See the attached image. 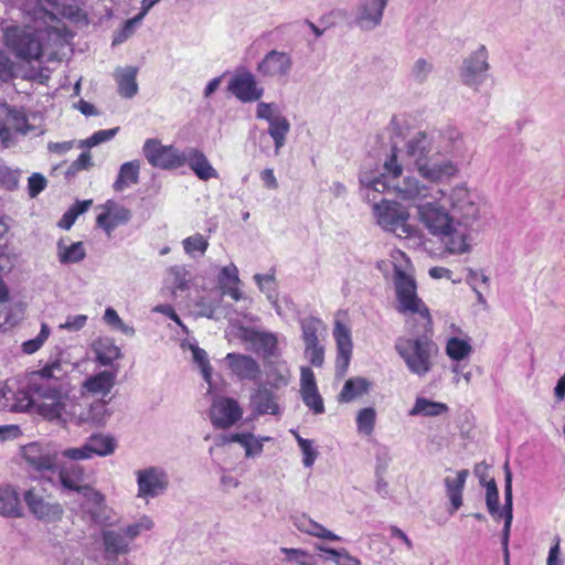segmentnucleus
I'll return each instance as SVG.
<instances>
[{
	"mask_svg": "<svg viewBox=\"0 0 565 565\" xmlns=\"http://www.w3.org/2000/svg\"><path fill=\"white\" fill-rule=\"evenodd\" d=\"M386 175L372 180L361 178V183L375 192L391 191L399 200L416 206L418 222L430 235L437 237L451 255H462L471 249L470 227L480 218L478 195L465 184L450 189L447 195L449 210L441 205L429 185L413 175H403L395 149L385 161Z\"/></svg>",
	"mask_w": 565,
	"mask_h": 565,
	"instance_id": "obj_1",
	"label": "nucleus"
},
{
	"mask_svg": "<svg viewBox=\"0 0 565 565\" xmlns=\"http://www.w3.org/2000/svg\"><path fill=\"white\" fill-rule=\"evenodd\" d=\"M65 374L62 362L55 360L32 375L31 390L40 398L39 415L63 426H104L111 415L107 402L85 393L70 396Z\"/></svg>",
	"mask_w": 565,
	"mask_h": 565,
	"instance_id": "obj_2",
	"label": "nucleus"
},
{
	"mask_svg": "<svg viewBox=\"0 0 565 565\" xmlns=\"http://www.w3.org/2000/svg\"><path fill=\"white\" fill-rule=\"evenodd\" d=\"M36 8L32 14L33 24L12 25L3 30L4 44L23 61H38L50 46H61L65 42V28L57 14L71 17L72 9L60 8L58 0H34Z\"/></svg>",
	"mask_w": 565,
	"mask_h": 565,
	"instance_id": "obj_3",
	"label": "nucleus"
},
{
	"mask_svg": "<svg viewBox=\"0 0 565 565\" xmlns=\"http://www.w3.org/2000/svg\"><path fill=\"white\" fill-rule=\"evenodd\" d=\"M466 146L456 129L445 131H416L408 137L403 152L425 180L438 183L458 173V167L450 159H435L436 154L450 153L463 157Z\"/></svg>",
	"mask_w": 565,
	"mask_h": 565,
	"instance_id": "obj_4",
	"label": "nucleus"
},
{
	"mask_svg": "<svg viewBox=\"0 0 565 565\" xmlns=\"http://www.w3.org/2000/svg\"><path fill=\"white\" fill-rule=\"evenodd\" d=\"M411 312L419 316L423 332L420 334L398 337L394 348L399 358L404 361L409 373L418 377H425L433 371L436 364L439 348L431 339L433 321L430 315L428 313L429 322H427L424 312Z\"/></svg>",
	"mask_w": 565,
	"mask_h": 565,
	"instance_id": "obj_5",
	"label": "nucleus"
},
{
	"mask_svg": "<svg viewBox=\"0 0 565 565\" xmlns=\"http://www.w3.org/2000/svg\"><path fill=\"white\" fill-rule=\"evenodd\" d=\"M391 260L394 267V285L398 301L397 310L402 313H407V311L424 312L426 321L429 322L428 308L417 297L416 281L408 273L411 267L408 257L401 249H393L391 252Z\"/></svg>",
	"mask_w": 565,
	"mask_h": 565,
	"instance_id": "obj_6",
	"label": "nucleus"
},
{
	"mask_svg": "<svg viewBox=\"0 0 565 565\" xmlns=\"http://www.w3.org/2000/svg\"><path fill=\"white\" fill-rule=\"evenodd\" d=\"M373 214L384 231L394 233L397 237L408 238L416 234V228L408 223L411 215L407 207L396 201L382 200L375 203Z\"/></svg>",
	"mask_w": 565,
	"mask_h": 565,
	"instance_id": "obj_7",
	"label": "nucleus"
},
{
	"mask_svg": "<svg viewBox=\"0 0 565 565\" xmlns=\"http://www.w3.org/2000/svg\"><path fill=\"white\" fill-rule=\"evenodd\" d=\"M21 456L32 472L43 478L54 475L58 468L57 451L47 444L30 443L21 448Z\"/></svg>",
	"mask_w": 565,
	"mask_h": 565,
	"instance_id": "obj_8",
	"label": "nucleus"
},
{
	"mask_svg": "<svg viewBox=\"0 0 565 565\" xmlns=\"http://www.w3.org/2000/svg\"><path fill=\"white\" fill-rule=\"evenodd\" d=\"M36 371L29 374L28 390H15L10 381L0 382V411L23 413L34 407L39 414L40 398L31 390V379Z\"/></svg>",
	"mask_w": 565,
	"mask_h": 565,
	"instance_id": "obj_9",
	"label": "nucleus"
},
{
	"mask_svg": "<svg viewBox=\"0 0 565 565\" xmlns=\"http://www.w3.org/2000/svg\"><path fill=\"white\" fill-rule=\"evenodd\" d=\"M13 132L26 136L41 135L43 131L31 125L21 111L0 103V139L3 147L9 148L14 143Z\"/></svg>",
	"mask_w": 565,
	"mask_h": 565,
	"instance_id": "obj_10",
	"label": "nucleus"
},
{
	"mask_svg": "<svg viewBox=\"0 0 565 565\" xmlns=\"http://www.w3.org/2000/svg\"><path fill=\"white\" fill-rule=\"evenodd\" d=\"M23 500L30 513L41 522L56 523L63 519V505L42 490L36 488L26 490L23 494Z\"/></svg>",
	"mask_w": 565,
	"mask_h": 565,
	"instance_id": "obj_11",
	"label": "nucleus"
},
{
	"mask_svg": "<svg viewBox=\"0 0 565 565\" xmlns=\"http://www.w3.org/2000/svg\"><path fill=\"white\" fill-rule=\"evenodd\" d=\"M489 70V53L486 45L481 44L463 60L460 77L466 86L478 89L484 83Z\"/></svg>",
	"mask_w": 565,
	"mask_h": 565,
	"instance_id": "obj_12",
	"label": "nucleus"
},
{
	"mask_svg": "<svg viewBox=\"0 0 565 565\" xmlns=\"http://www.w3.org/2000/svg\"><path fill=\"white\" fill-rule=\"evenodd\" d=\"M142 153L154 168L169 170L184 166L183 151H180L173 146H164L160 140L154 138L145 141Z\"/></svg>",
	"mask_w": 565,
	"mask_h": 565,
	"instance_id": "obj_13",
	"label": "nucleus"
},
{
	"mask_svg": "<svg viewBox=\"0 0 565 565\" xmlns=\"http://www.w3.org/2000/svg\"><path fill=\"white\" fill-rule=\"evenodd\" d=\"M136 477L138 486L137 497L146 501L163 494L170 483L167 471L157 466L136 471Z\"/></svg>",
	"mask_w": 565,
	"mask_h": 565,
	"instance_id": "obj_14",
	"label": "nucleus"
},
{
	"mask_svg": "<svg viewBox=\"0 0 565 565\" xmlns=\"http://www.w3.org/2000/svg\"><path fill=\"white\" fill-rule=\"evenodd\" d=\"M390 0H359L352 11V24L362 31L381 25Z\"/></svg>",
	"mask_w": 565,
	"mask_h": 565,
	"instance_id": "obj_15",
	"label": "nucleus"
},
{
	"mask_svg": "<svg viewBox=\"0 0 565 565\" xmlns=\"http://www.w3.org/2000/svg\"><path fill=\"white\" fill-rule=\"evenodd\" d=\"M82 504L83 519L99 526H109L114 524V512L106 504L103 493L96 489L86 490L83 495Z\"/></svg>",
	"mask_w": 565,
	"mask_h": 565,
	"instance_id": "obj_16",
	"label": "nucleus"
},
{
	"mask_svg": "<svg viewBox=\"0 0 565 565\" xmlns=\"http://www.w3.org/2000/svg\"><path fill=\"white\" fill-rule=\"evenodd\" d=\"M227 90L242 103L259 100L264 88L258 86L253 73L245 68L237 70L228 82Z\"/></svg>",
	"mask_w": 565,
	"mask_h": 565,
	"instance_id": "obj_17",
	"label": "nucleus"
},
{
	"mask_svg": "<svg viewBox=\"0 0 565 565\" xmlns=\"http://www.w3.org/2000/svg\"><path fill=\"white\" fill-rule=\"evenodd\" d=\"M294 66L291 55L285 51L271 50L258 63L257 72L266 78L287 79Z\"/></svg>",
	"mask_w": 565,
	"mask_h": 565,
	"instance_id": "obj_18",
	"label": "nucleus"
},
{
	"mask_svg": "<svg viewBox=\"0 0 565 565\" xmlns=\"http://www.w3.org/2000/svg\"><path fill=\"white\" fill-rule=\"evenodd\" d=\"M243 416L238 402L230 397H215L210 408V419L215 428L227 429Z\"/></svg>",
	"mask_w": 565,
	"mask_h": 565,
	"instance_id": "obj_19",
	"label": "nucleus"
},
{
	"mask_svg": "<svg viewBox=\"0 0 565 565\" xmlns=\"http://www.w3.org/2000/svg\"><path fill=\"white\" fill-rule=\"evenodd\" d=\"M58 482L63 490L86 494V490L93 488L86 483L87 475L85 468L78 463H64L58 466Z\"/></svg>",
	"mask_w": 565,
	"mask_h": 565,
	"instance_id": "obj_20",
	"label": "nucleus"
},
{
	"mask_svg": "<svg viewBox=\"0 0 565 565\" xmlns=\"http://www.w3.org/2000/svg\"><path fill=\"white\" fill-rule=\"evenodd\" d=\"M103 209L104 212L96 217V224L105 231L108 237L111 236L116 227L127 224L131 218L130 210L114 201H107Z\"/></svg>",
	"mask_w": 565,
	"mask_h": 565,
	"instance_id": "obj_21",
	"label": "nucleus"
},
{
	"mask_svg": "<svg viewBox=\"0 0 565 565\" xmlns=\"http://www.w3.org/2000/svg\"><path fill=\"white\" fill-rule=\"evenodd\" d=\"M300 395L305 405L313 414L324 413V404L318 392L315 374L310 367L302 366L300 370Z\"/></svg>",
	"mask_w": 565,
	"mask_h": 565,
	"instance_id": "obj_22",
	"label": "nucleus"
},
{
	"mask_svg": "<svg viewBox=\"0 0 565 565\" xmlns=\"http://www.w3.org/2000/svg\"><path fill=\"white\" fill-rule=\"evenodd\" d=\"M333 337L337 343L335 369L343 375L348 370L352 356L353 344L350 329L342 322L337 321L333 329Z\"/></svg>",
	"mask_w": 565,
	"mask_h": 565,
	"instance_id": "obj_23",
	"label": "nucleus"
},
{
	"mask_svg": "<svg viewBox=\"0 0 565 565\" xmlns=\"http://www.w3.org/2000/svg\"><path fill=\"white\" fill-rule=\"evenodd\" d=\"M226 361L233 374L241 380L257 381L260 377V366L258 362L249 355L228 353Z\"/></svg>",
	"mask_w": 565,
	"mask_h": 565,
	"instance_id": "obj_24",
	"label": "nucleus"
},
{
	"mask_svg": "<svg viewBox=\"0 0 565 565\" xmlns=\"http://www.w3.org/2000/svg\"><path fill=\"white\" fill-rule=\"evenodd\" d=\"M504 470V505L501 519H504V525L501 533L502 547L509 546L511 525L513 520V493H512V472L509 463L503 466Z\"/></svg>",
	"mask_w": 565,
	"mask_h": 565,
	"instance_id": "obj_25",
	"label": "nucleus"
},
{
	"mask_svg": "<svg viewBox=\"0 0 565 565\" xmlns=\"http://www.w3.org/2000/svg\"><path fill=\"white\" fill-rule=\"evenodd\" d=\"M249 406L255 415H278L280 407L277 396L265 385H260L250 394Z\"/></svg>",
	"mask_w": 565,
	"mask_h": 565,
	"instance_id": "obj_26",
	"label": "nucleus"
},
{
	"mask_svg": "<svg viewBox=\"0 0 565 565\" xmlns=\"http://www.w3.org/2000/svg\"><path fill=\"white\" fill-rule=\"evenodd\" d=\"M238 335L242 340L249 342L255 350L265 355H273L277 348V338L274 333L258 331L253 328H239Z\"/></svg>",
	"mask_w": 565,
	"mask_h": 565,
	"instance_id": "obj_27",
	"label": "nucleus"
},
{
	"mask_svg": "<svg viewBox=\"0 0 565 565\" xmlns=\"http://www.w3.org/2000/svg\"><path fill=\"white\" fill-rule=\"evenodd\" d=\"M183 156L184 164H188L199 179L206 181L212 178H217L216 170L202 151L195 148H189L183 151Z\"/></svg>",
	"mask_w": 565,
	"mask_h": 565,
	"instance_id": "obj_28",
	"label": "nucleus"
},
{
	"mask_svg": "<svg viewBox=\"0 0 565 565\" xmlns=\"http://www.w3.org/2000/svg\"><path fill=\"white\" fill-rule=\"evenodd\" d=\"M116 374L110 371H102L87 377L82 384V393L90 396L100 395L104 398L114 387Z\"/></svg>",
	"mask_w": 565,
	"mask_h": 565,
	"instance_id": "obj_29",
	"label": "nucleus"
},
{
	"mask_svg": "<svg viewBox=\"0 0 565 565\" xmlns=\"http://www.w3.org/2000/svg\"><path fill=\"white\" fill-rule=\"evenodd\" d=\"M56 256L62 265L78 264L86 257V249L83 242L60 238L56 243Z\"/></svg>",
	"mask_w": 565,
	"mask_h": 565,
	"instance_id": "obj_30",
	"label": "nucleus"
},
{
	"mask_svg": "<svg viewBox=\"0 0 565 565\" xmlns=\"http://www.w3.org/2000/svg\"><path fill=\"white\" fill-rule=\"evenodd\" d=\"M191 274L183 265L170 266L167 269L163 290H169L173 297L178 291L189 289Z\"/></svg>",
	"mask_w": 565,
	"mask_h": 565,
	"instance_id": "obj_31",
	"label": "nucleus"
},
{
	"mask_svg": "<svg viewBox=\"0 0 565 565\" xmlns=\"http://www.w3.org/2000/svg\"><path fill=\"white\" fill-rule=\"evenodd\" d=\"M468 475L469 471L467 469H462L458 471L455 477H446L444 479L446 493L451 503L450 513L456 512L462 505V491Z\"/></svg>",
	"mask_w": 565,
	"mask_h": 565,
	"instance_id": "obj_32",
	"label": "nucleus"
},
{
	"mask_svg": "<svg viewBox=\"0 0 565 565\" xmlns=\"http://www.w3.org/2000/svg\"><path fill=\"white\" fill-rule=\"evenodd\" d=\"M372 387V383L362 376L351 377L345 381L341 392L338 395L339 403H351L366 395Z\"/></svg>",
	"mask_w": 565,
	"mask_h": 565,
	"instance_id": "obj_33",
	"label": "nucleus"
},
{
	"mask_svg": "<svg viewBox=\"0 0 565 565\" xmlns=\"http://www.w3.org/2000/svg\"><path fill=\"white\" fill-rule=\"evenodd\" d=\"M0 515L4 518L22 516L19 494L9 484H0Z\"/></svg>",
	"mask_w": 565,
	"mask_h": 565,
	"instance_id": "obj_34",
	"label": "nucleus"
},
{
	"mask_svg": "<svg viewBox=\"0 0 565 565\" xmlns=\"http://www.w3.org/2000/svg\"><path fill=\"white\" fill-rule=\"evenodd\" d=\"M138 70L134 66L118 68L115 72V78L118 84V93L125 98H131L138 93L137 84Z\"/></svg>",
	"mask_w": 565,
	"mask_h": 565,
	"instance_id": "obj_35",
	"label": "nucleus"
},
{
	"mask_svg": "<svg viewBox=\"0 0 565 565\" xmlns=\"http://www.w3.org/2000/svg\"><path fill=\"white\" fill-rule=\"evenodd\" d=\"M93 351L96 360L102 365H111L115 360L121 358L120 349L110 338H99L93 343Z\"/></svg>",
	"mask_w": 565,
	"mask_h": 565,
	"instance_id": "obj_36",
	"label": "nucleus"
},
{
	"mask_svg": "<svg viewBox=\"0 0 565 565\" xmlns=\"http://www.w3.org/2000/svg\"><path fill=\"white\" fill-rule=\"evenodd\" d=\"M139 161H129L121 164L117 180L114 182L113 188L116 192H121L139 181Z\"/></svg>",
	"mask_w": 565,
	"mask_h": 565,
	"instance_id": "obj_37",
	"label": "nucleus"
},
{
	"mask_svg": "<svg viewBox=\"0 0 565 565\" xmlns=\"http://www.w3.org/2000/svg\"><path fill=\"white\" fill-rule=\"evenodd\" d=\"M86 443L93 457H107L113 455L117 448L116 439L113 436L105 434H93L86 439Z\"/></svg>",
	"mask_w": 565,
	"mask_h": 565,
	"instance_id": "obj_38",
	"label": "nucleus"
},
{
	"mask_svg": "<svg viewBox=\"0 0 565 565\" xmlns=\"http://www.w3.org/2000/svg\"><path fill=\"white\" fill-rule=\"evenodd\" d=\"M295 526L300 532H303L306 534H309V535L318 537V539H323V540H329V541H340L341 540L340 536H338L333 532L329 531L320 523H318L309 518H306V516H301V518L297 519L295 522Z\"/></svg>",
	"mask_w": 565,
	"mask_h": 565,
	"instance_id": "obj_39",
	"label": "nucleus"
},
{
	"mask_svg": "<svg viewBox=\"0 0 565 565\" xmlns=\"http://www.w3.org/2000/svg\"><path fill=\"white\" fill-rule=\"evenodd\" d=\"M104 547L107 554L118 555L128 552L129 540L125 533H120L114 530H105L102 533Z\"/></svg>",
	"mask_w": 565,
	"mask_h": 565,
	"instance_id": "obj_40",
	"label": "nucleus"
},
{
	"mask_svg": "<svg viewBox=\"0 0 565 565\" xmlns=\"http://www.w3.org/2000/svg\"><path fill=\"white\" fill-rule=\"evenodd\" d=\"M268 135L273 138L275 152L278 154L286 143L287 135L290 131V122L284 115H280L268 122Z\"/></svg>",
	"mask_w": 565,
	"mask_h": 565,
	"instance_id": "obj_41",
	"label": "nucleus"
},
{
	"mask_svg": "<svg viewBox=\"0 0 565 565\" xmlns=\"http://www.w3.org/2000/svg\"><path fill=\"white\" fill-rule=\"evenodd\" d=\"M305 344L321 343L320 335L324 331L323 322L315 317H306L300 321Z\"/></svg>",
	"mask_w": 565,
	"mask_h": 565,
	"instance_id": "obj_42",
	"label": "nucleus"
},
{
	"mask_svg": "<svg viewBox=\"0 0 565 565\" xmlns=\"http://www.w3.org/2000/svg\"><path fill=\"white\" fill-rule=\"evenodd\" d=\"M356 430L364 436H371L375 428L376 411L374 407H363L356 414Z\"/></svg>",
	"mask_w": 565,
	"mask_h": 565,
	"instance_id": "obj_43",
	"label": "nucleus"
},
{
	"mask_svg": "<svg viewBox=\"0 0 565 565\" xmlns=\"http://www.w3.org/2000/svg\"><path fill=\"white\" fill-rule=\"evenodd\" d=\"M445 350L451 360L461 361L472 352V347L467 340L452 337L448 339Z\"/></svg>",
	"mask_w": 565,
	"mask_h": 565,
	"instance_id": "obj_44",
	"label": "nucleus"
},
{
	"mask_svg": "<svg viewBox=\"0 0 565 565\" xmlns=\"http://www.w3.org/2000/svg\"><path fill=\"white\" fill-rule=\"evenodd\" d=\"M447 411V406L443 403L431 402L419 397L416 399L414 407L409 411L411 416L425 415L437 416Z\"/></svg>",
	"mask_w": 565,
	"mask_h": 565,
	"instance_id": "obj_45",
	"label": "nucleus"
},
{
	"mask_svg": "<svg viewBox=\"0 0 565 565\" xmlns=\"http://www.w3.org/2000/svg\"><path fill=\"white\" fill-rule=\"evenodd\" d=\"M486 505L494 520H500L503 514V509L499 508V490L494 479H491L486 484Z\"/></svg>",
	"mask_w": 565,
	"mask_h": 565,
	"instance_id": "obj_46",
	"label": "nucleus"
},
{
	"mask_svg": "<svg viewBox=\"0 0 565 565\" xmlns=\"http://www.w3.org/2000/svg\"><path fill=\"white\" fill-rule=\"evenodd\" d=\"M434 71V64L431 61L419 57L417 58L409 71V77L417 84L425 83Z\"/></svg>",
	"mask_w": 565,
	"mask_h": 565,
	"instance_id": "obj_47",
	"label": "nucleus"
},
{
	"mask_svg": "<svg viewBox=\"0 0 565 565\" xmlns=\"http://www.w3.org/2000/svg\"><path fill=\"white\" fill-rule=\"evenodd\" d=\"M188 345H189V349L192 352L193 361L201 369V373L203 375V379L207 383H210L211 382V377H212V367H211L209 359H207V353L203 349L199 348L194 343H188Z\"/></svg>",
	"mask_w": 565,
	"mask_h": 565,
	"instance_id": "obj_48",
	"label": "nucleus"
},
{
	"mask_svg": "<svg viewBox=\"0 0 565 565\" xmlns=\"http://www.w3.org/2000/svg\"><path fill=\"white\" fill-rule=\"evenodd\" d=\"M182 245L184 252L191 257H194L195 252H199L201 255H203L206 252L209 247V241L205 237H203V235L196 233L192 236L184 238L182 241Z\"/></svg>",
	"mask_w": 565,
	"mask_h": 565,
	"instance_id": "obj_49",
	"label": "nucleus"
},
{
	"mask_svg": "<svg viewBox=\"0 0 565 565\" xmlns=\"http://www.w3.org/2000/svg\"><path fill=\"white\" fill-rule=\"evenodd\" d=\"M153 527V521L148 515H142L135 523L127 525L124 530L129 542L140 535L142 532L150 531Z\"/></svg>",
	"mask_w": 565,
	"mask_h": 565,
	"instance_id": "obj_50",
	"label": "nucleus"
},
{
	"mask_svg": "<svg viewBox=\"0 0 565 565\" xmlns=\"http://www.w3.org/2000/svg\"><path fill=\"white\" fill-rule=\"evenodd\" d=\"M20 170L11 169L4 161L0 160V185L8 190H14L18 186Z\"/></svg>",
	"mask_w": 565,
	"mask_h": 565,
	"instance_id": "obj_51",
	"label": "nucleus"
},
{
	"mask_svg": "<svg viewBox=\"0 0 565 565\" xmlns=\"http://www.w3.org/2000/svg\"><path fill=\"white\" fill-rule=\"evenodd\" d=\"M104 321L117 329L120 330L124 334L132 337L135 334V329L128 324H126L122 319L119 317L117 311L113 308H107L104 313Z\"/></svg>",
	"mask_w": 565,
	"mask_h": 565,
	"instance_id": "obj_52",
	"label": "nucleus"
},
{
	"mask_svg": "<svg viewBox=\"0 0 565 565\" xmlns=\"http://www.w3.org/2000/svg\"><path fill=\"white\" fill-rule=\"evenodd\" d=\"M51 330L46 323H42L40 333L31 340L22 343V351L26 354H33L39 351L47 340Z\"/></svg>",
	"mask_w": 565,
	"mask_h": 565,
	"instance_id": "obj_53",
	"label": "nucleus"
},
{
	"mask_svg": "<svg viewBox=\"0 0 565 565\" xmlns=\"http://www.w3.org/2000/svg\"><path fill=\"white\" fill-rule=\"evenodd\" d=\"M119 130V127L113 128V129H106V130H98L94 132L89 138L82 140L79 142V148H93L95 146H98L103 142H106L110 139H113Z\"/></svg>",
	"mask_w": 565,
	"mask_h": 565,
	"instance_id": "obj_54",
	"label": "nucleus"
},
{
	"mask_svg": "<svg viewBox=\"0 0 565 565\" xmlns=\"http://www.w3.org/2000/svg\"><path fill=\"white\" fill-rule=\"evenodd\" d=\"M319 551L330 555L337 565H360V561L350 555L347 550H335L331 547L319 546Z\"/></svg>",
	"mask_w": 565,
	"mask_h": 565,
	"instance_id": "obj_55",
	"label": "nucleus"
},
{
	"mask_svg": "<svg viewBox=\"0 0 565 565\" xmlns=\"http://www.w3.org/2000/svg\"><path fill=\"white\" fill-rule=\"evenodd\" d=\"M305 356L316 367H321L324 362V347L322 343L305 344Z\"/></svg>",
	"mask_w": 565,
	"mask_h": 565,
	"instance_id": "obj_56",
	"label": "nucleus"
},
{
	"mask_svg": "<svg viewBox=\"0 0 565 565\" xmlns=\"http://www.w3.org/2000/svg\"><path fill=\"white\" fill-rule=\"evenodd\" d=\"M141 21L142 20L140 19V17L137 15L135 18L127 20L121 30L115 34L113 39V44H120L125 42L127 39H129L135 33L136 28L139 25Z\"/></svg>",
	"mask_w": 565,
	"mask_h": 565,
	"instance_id": "obj_57",
	"label": "nucleus"
},
{
	"mask_svg": "<svg viewBox=\"0 0 565 565\" xmlns=\"http://www.w3.org/2000/svg\"><path fill=\"white\" fill-rule=\"evenodd\" d=\"M280 115L281 114L278 109V106L274 103L259 102L257 104L256 117L258 119H264L267 122H270L271 120H274L276 117H279Z\"/></svg>",
	"mask_w": 565,
	"mask_h": 565,
	"instance_id": "obj_58",
	"label": "nucleus"
},
{
	"mask_svg": "<svg viewBox=\"0 0 565 565\" xmlns=\"http://www.w3.org/2000/svg\"><path fill=\"white\" fill-rule=\"evenodd\" d=\"M299 448L303 456V458H302L303 466L307 468L312 467V465L315 463V461L318 457V451L313 448V441L310 439H300Z\"/></svg>",
	"mask_w": 565,
	"mask_h": 565,
	"instance_id": "obj_59",
	"label": "nucleus"
},
{
	"mask_svg": "<svg viewBox=\"0 0 565 565\" xmlns=\"http://www.w3.org/2000/svg\"><path fill=\"white\" fill-rule=\"evenodd\" d=\"M62 455L63 457L74 461L87 460L93 458V455L86 441L81 447L64 449Z\"/></svg>",
	"mask_w": 565,
	"mask_h": 565,
	"instance_id": "obj_60",
	"label": "nucleus"
},
{
	"mask_svg": "<svg viewBox=\"0 0 565 565\" xmlns=\"http://www.w3.org/2000/svg\"><path fill=\"white\" fill-rule=\"evenodd\" d=\"M289 561L295 562L299 565H313V557L303 550L298 548H282Z\"/></svg>",
	"mask_w": 565,
	"mask_h": 565,
	"instance_id": "obj_61",
	"label": "nucleus"
},
{
	"mask_svg": "<svg viewBox=\"0 0 565 565\" xmlns=\"http://www.w3.org/2000/svg\"><path fill=\"white\" fill-rule=\"evenodd\" d=\"M238 282V270L234 264H231L222 268L218 275V284L221 287H225L228 284L237 285Z\"/></svg>",
	"mask_w": 565,
	"mask_h": 565,
	"instance_id": "obj_62",
	"label": "nucleus"
},
{
	"mask_svg": "<svg viewBox=\"0 0 565 565\" xmlns=\"http://www.w3.org/2000/svg\"><path fill=\"white\" fill-rule=\"evenodd\" d=\"M255 281L257 282L259 289L267 294L268 299H274L275 295V281L273 275H260L256 274L254 276Z\"/></svg>",
	"mask_w": 565,
	"mask_h": 565,
	"instance_id": "obj_63",
	"label": "nucleus"
},
{
	"mask_svg": "<svg viewBox=\"0 0 565 565\" xmlns=\"http://www.w3.org/2000/svg\"><path fill=\"white\" fill-rule=\"evenodd\" d=\"M46 186V179L41 173H33L28 180V190L31 198H35Z\"/></svg>",
	"mask_w": 565,
	"mask_h": 565,
	"instance_id": "obj_64",
	"label": "nucleus"
}]
</instances>
